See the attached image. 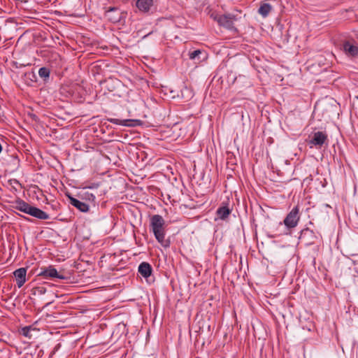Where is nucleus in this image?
I'll list each match as a JSON object with an SVG mask.
<instances>
[{
  "instance_id": "obj_1",
  "label": "nucleus",
  "mask_w": 358,
  "mask_h": 358,
  "mask_svg": "<svg viewBox=\"0 0 358 358\" xmlns=\"http://www.w3.org/2000/svg\"><path fill=\"white\" fill-rule=\"evenodd\" d=\"M10 207L12 208L18 210L31 216H33L39 220H48L50 216L45 211L38 208L31 206L24 200L17 198V199L11 201Z\"/></svg>"
},
{
  "instance_id": "obj_2",
  "label": "nucleus",
  "mask_w": 358,
  "mask_h": 358,
  "mask_svg": "<svg viewBox=\"0 0 358 358\" xmlns=\"http://www.w3.org/2000/svg\"><path fill=\"white\" fill-rule=\"evenodd\" d=\"M165 221L162 216L154 215L150 218V227L157 241L164 247L170 246V241L165 238L164 231Z\"/></svg>"
},
{
  "instance_id": "obj_3",
  "label": "nucleus",
  "mask_w": 358,
  "mask_h": 358,
  "mask_svg": "<svg viewBox=\"0 0 358 358\" xmlns=\"http://www.w3.org/2000/svg\"><path fill=\"white\" fill-rule=\"evenodd\" d=\"M299 219V208L296 206L287 215L283 223L288 229H292L297 226Z\"/></svg>"
},
{
  "instance_id": "obj_4",
  "label": "nucleus",
  "mask_w": 358,
  "mask_h": 358,
  "mask_svg": "<svg viewBox=\"0 0 358 358\" xmlns=\"http://www.w3.org/2000/svg\"><path fill=\"white\" fill-rule=\"evenodd\" d=\"M308 143L315 146L317 148H320L324 145L328 144V135L324 131L314 132Z\"/></svg>"
},
{
  "instance_id": "obj_5",
  "label": "nucleus",
  "mask_w": 358,
  "mask_h": 358,
  "mask_svg": "<svg viewBox=\"0 0 358 358\" xmlns=\"http://www.w3.org/2000/svg\"><path fill=\"white\" fill-rule=\"evenodd\" d=\"M214 19L220 26H222L229 30L236 29L234 27V22L236 20V18L235 15L232 14L215 16Z\"/></svg>"
},
{
  "instance_id": "obj_6",
  "label": "nucleus",
  "mask_w": 358,
  "mask_h": 358,
  "mask_svg": "<svg viewBox=\"0 0 358 358\" xmlns=\"http://www.w3.org/2000/svg\"><path fill=\"white\" fill-rule=\"evenodd\" d=\"M38 276H41L43 278L48 279L51 278H56L61 280L66 279L63 275L59 274L57 269L52 266H49L46 268H42L41 272L38 275Z\"/></svg>"
},
{
  "instance_id": "obj_7",
  "label": "nucleus",
  "mask_w": 358,
  "mask_h": 358,
  "mask_svg": "<svg viewBox=\"0 0 358 358\" xmlns=\"http://www.w3.org/2000/svg\"><path fill=\"white\" fill-rule=\"evenodd\" d=\"M105 17L108 21L117 23L122 17V13L116 7H110L105 12Z\"/></svg>"
},
{
  "instance_id": "obj_8",
  "label": "nucleus",
  "mask_w": 358,
  "mask_h": 358,
  "mask_svg": "<svg viewBox=\"0 0 358 358\" xmlns=\"http://www.w3.org/2000/svg\"><path fill=\"white\" fill-rule=\"evenodd\" d=\"M107 120L111 123L122 125L124 127H136L140 125L141 120H132V119H126V120H120L117 118H108Z\"/></svg>"
},
{
  "instance_id": "obj_9",
  "label": "nucleus",
  "mask_w": 358,
  "mask_h": 358,
  "mask_svg": "<svg viewBox=\"0 0 358 358\" xmlns=\"http://www.w3.org/2000/svg\"><path fill=\"white\" fill-rule=\"evenodd\" d=\"M343 50L348 57H355L358 56V45L345 41L343 44Z\"/></svg>"
},
{
  "instance_id": "obj_10",
  "label": "nucleus",
  "mask_w": 358,
  "mask_h": 358,
  "mask_svg": "<svg viewBox=\"0 0 358 358\" xmlns=\"http://www.w3.org/2000/svg\"><path fill=\"white\" fill-rule=\"evenodd\" d=\"M231 213V209L229 207L228 203H222L216 211V215L218 219L222 220H226Z\"/></svg>"
},
{
  "instance_id": "obj_11",
  "label": "nucleus",
  "mask_w": 358,
  "mask_h": 358,
  "mask_svg": "<svg viewBox=\"0 0 358 358\" xmlns=\"http://www.w3.org/2000/svg\"><path fill=\"white\" fill-rule=\"evenodd\" d=\"M27 269L25 268H20L13 272V275L16 279L17 285L20 288L26 282Z\"/></svg>"
},
{
  "instance_id": "obj_12",
  "label": "nucleus",
  "mask_w": 358,
  "mask_h": 358,
  "mask_svg": "<svg viewBox=\"0 0 358 358\" xmlns=\"http://www.w3.org/2000/svg\"><path fill=\"white\" fill-rule=\"evenodd\" d=\"M138 271L143 278H148L152 274V268L149 263L143 262L138 266Z\"/></svg>"
},
{
  "instance_id": "obj_13",
  "label": "nucleus",
  "mask_w": 358,
  "mask_h": 358,
  "mask_svg": "<svg viewBox=\"0 0 358 358\" xmlns=\"http://www.w3.org/2000/svg\"><path fill=\"white\" fill-rule=\"evenodd\" d=\"M136 6L140 11L148 13L153 6V0H137Z\"/></svg>"
},
{
  "instance_id": "obj_14",
  "label": "nucleus",
  "mask_w": 358,
  "mask_h": 358,
  "mask_svg": "<svg viewBox=\"0 0 358 358\" xmlns=\"http://www.w3.org/2000/svg\"><path fill=\"white\" fill-rule=\"evenodd\" d=\"M70 200V203L78 208L79 210L83 213H86L89 210V206L81 201L78 200L71 196H68Z\"/></svg>"
},
{
  "instance_id": "obj_15",
  "label": "nucleus",
  "mask_w": 358,
  "mask_h": 358,
  "mask_svg": "<svg viewBox=\"0 0 358 358\" xmlns=\"http://www.w3.org/2000/svg\"><path fill=\"white\" fill-rule=\"evenodd\" d=\"M272 9V6H271V4L269 3H262L259 10H258V13L264 17H266L268 16V15L269 14V13L271 12Z\"/></svg>"
},
{
  "instance_id": "obj_16",
  "label": "nucleus",
  "mask_w": 358,
  "mask_h": 358,
  "mask_svg": "<svg viewBox=\"0 0 358 358\" xmlns=\"http://www.w3.org/2000/svg\"><path fill=\"white\" fill-rule=\"evenodd\" d=\"M50 74V71L47 67H41L38 70V75L41 78L44 80V81H46L49 78Z\"/></svg>"
},
{
  "instance_id": "obj_17",
  "label": "nucleus",
  "mask_w": 358,
  "mask_h": 358,
  "mask_svg": "<svg viewBox=\"0 0 358 358\" xmlns=\"http://www.w3.org/2000/svg\"><path fill=\"white\" fill-rule=\"evenodd\" d=\"M202 53L203 52L201 50H196L189 52V57L190 59H197L200 61L199 55Z\"/></svg>"
},
{
  "instance_id": "obj_18",
  "label": "nucleus",
  "mask_w": 358,
  "mask_h": 358,
  "mask_svg": "<svg viewBox=\"0 0 358 358\" xmlns=\"http://www.w3.org/2000/svg\"><path fill=\"white\" fill-rule=\"evenodd\" d=\"M31 330V327H25L22 329V334L24 336L30 337L29 332Z\"/></svg>"
},
{
  "instance_id": "obj_19",
  "label": "nucleus",
  "mask_w": 358,
  "mask_h": 358,
  "mask_svg": "<svg viewBox=\"0 0 358 358\" xmlns=\"http://www.w3.org/2000/svg\"><path fill=\"white\" fill-rule=\"evenodd\" d=\"M325 206L327 207V208H330V206L328 205V204H326Z\"/></svg>"
}]
</instances>
